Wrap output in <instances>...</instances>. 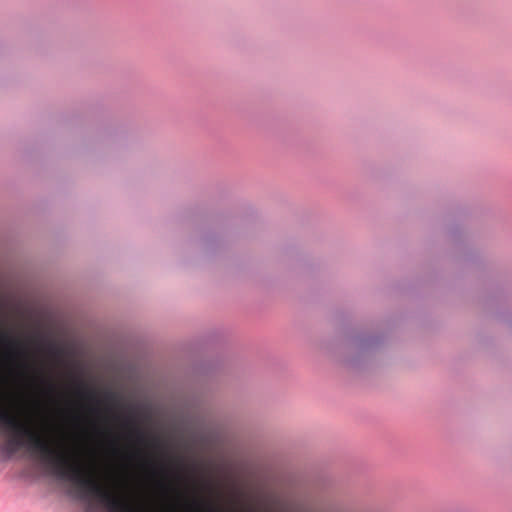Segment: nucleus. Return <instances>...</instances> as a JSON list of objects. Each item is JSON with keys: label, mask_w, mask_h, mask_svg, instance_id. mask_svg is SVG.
Wrapping results in <instances>:
<instances>
[{"label": "nucleus", "mask_w": 512, "mask_h": 512, "mask_svg": "<svg viewBox=\"0 0 512 512\" xmlns=\"http://www.w3.org/2000/svg\"><path fill=\"white\" fill-rule=\"evenodd\" d=\"M78 392L81 396L89 398L93 402L92 410L95 413H100V400L94 390L87 388L83 383L79 384Z\"/></svg>", "instance_id": "4"}, {"label": "nucleus", "mask_w": 512, "mask_h": 512, "mask_svg": "<svg viewBox=\"0 0 512 512\" xmlns=\"http://www.w3.org/2000/svg\"><path fill=\"white\" fill-rule=\"evenodd\" d=\"M0 450L7 458L17 454L28 457L44 470L66 445L63 438L36 425L33 421L12 416L0 406Z\"/></svg>", "instance_id": "1"}, {"label": "nucleus", "mask_w": 512, "mask_h": 512, "mask_svg": "<svg viewBox=\"0 0 512 512\" xmlns=\"http://www.w3.org/2000/svg\"><path fill=\"white\" fill-rule=\"evenodd\" d=\"M106 397H107V399H108L110 402H112L113 404H116V402H117V396H116L114 393H112V392H108V393L106 394Z\"/></svg>", "instance_id": "5"}, {"label": "nucleus", "mask_w": 512, "mask_h": 512, "mask_svg": "<svg viewBox=\"0 0 512 512\" xmlns=\"http://www.w3.org/2000/svg\"><path fill=\"white\" fill-rule=\"evenodd\" d=\"M125 425L130 428V435L131 437L139 444V445H146L147 443V435L146 433L137 426L135 421L127 417L125 419Z\"/></svg>", "instance_id": "3"}, {"label": "nucleus", "mask_w": 512, "mask_h": 512, "mask_svg": "<svg viewBox=\"0 0 512 512\" xmlns=\"http://www.w3.org/2000/svg\"><path fill=\"white\" fill-rule=\"evenodd\" d=\"M163 468H164V469H167V468H168L166 463H163Z\"/></svg>", "instance_id": "7"}, {"label": "nucleus", "mask_w": 512, "mask_h": 512, "mask_svg": "<svg viewBox=\"0 0 512 512\" xmlns=\"http://www.w3.org/2000/svg\"><path fill=\"white\" fill-rule=\"evenodd\" d=\"M371 339H360L359 341V345L361 347H367L368 344L370 343Z\"/></svg>", "instance_id": "6"}, {"label": "nucleus", "mask_w": 512, "mask_h": 512, "mask_svg": "<svg viewBox=\"0 0 512 512\" xmlns=\"http://www.w3.org/2000/svg\"><path fill=\"white\" fill-rule=\"evenodd\" d=\"M0 344H4L9 350V357L15 359L17 356L26 354V348L11 336L0 330Z\"/></svg>", "instance_id": "2"}]
</instances>
